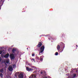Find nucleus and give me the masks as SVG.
<instances>
[{
  "instance_id": "nucleus-1",
  "label": "nucleus",
  "mask_w": 78,
  "mask_h": 78,
  "mask_svg": "<svg viewBox=\"0 0 78 78\" xmlns=\"http://www.w3.org/2000/svg\"><path fill=\"white\" fill-rule=\"evenodd\" d=\"M5 51H4V50H3V49H2V48H0V55L1 54V56H2V57H4V58H6L9 57V54L8 53L6 55H3V54H5Z\"/></svg>"
},
{
  "instance_id": "nucleus-2",
  "label": "nucleus",
  "mask_w": 78,
  "mask_h": 78,
  "mask_svg": "<svg viewBox=\"0 0 78 78\" xmlns=\"http://www.w3.org/2000/svg\"><path fill=\"white\" fill-rule=\"evenodd\" d=\"M44 46H43L41 47L40 50H39V55H40V54L41 53H43V51H44Z\"/></svg>"
},
{
  "instance_id": "nucleus-3",
  "label": "nucleus",
  "mask_w": 78,
  "mask_h": 78,
  "mask_svg": "<svg viewBox=\"0 0 78 78\" xmlns=\"http://www.w3.org/2000/svg\"><path fill=\"white\" fill-rule=\"evenodd\" d=\"M23 75L24 73H21L18 76L19 78H23Z\"/></svg>"
},
{
  "instance_id": "nucleus-4",
  "label": "nucleus",
  "mask_w": 78,
  "mask_h": 78,
  "mask_svg": "<svg viewBox=\"0 0 78 78\" xmlns=\"http://www.w3.org/2000/svg\"><path fill=\"white\" fill-rule=\"evenodd\" d=\"M10 56L12 59H14L15 58L14 55L13 54H10Z\"/></svg>"
},
{
  "instance_id": "nucleus-5",
  "label": "nucleus",
  "mask_w": 78,
  "mask_h": 78,
  "mask_svg": "<svg viewBox=\"0 0 78 78\" xmlns=\"http://www.w3.org/2000/svg\"><path fill=\"white\" fill-rule=\"evenodd\" d=\"M9 62V59H7L5 60V64L6 65V64H8Z\"/></svg>"
},
{
  "instance_id": "nucleus-6",
  "label": "nucleus",
  "mask_w": 78,
  "mask_h": 78,
  "mask_svg": "<svg viewBox=\"0 0 78 78\" xmlns=\"http://www.w3.org/2000/svg\"><path fill=\"white\" fill-rule=\"evenodd\" d=\"M9 71H12L13 69H12V67L11 66H10L9 68Z\"/></svg>"
},
{
  "instance_id": "nucleus-7",
  "label": "nucleus",
  "mask_w": 78,
  "mask_h": 78,
  "mask_svg": "<svg viewBox=\"0 0 78 78\" xmlns=\"http://www.w3.org/2000/svg\"><path fill=\"white\" fill-rule=\"evenodd\" d=\"M30 78H36V76L34 74H33L31 75V76H30Z\"/></svg>"
},
{
  "instance_id": "nucleus-8",
  "label": "nucleus",
  "mask_w": 78,
  "mask_h": 78,
  "mask_svg": "<svg viewBox=\"0 0 78 78\" xmlns=\"http://www.w3.org/2000/svg\"><path fill=\"white\" fill-rule=\"evenodd\" d=\"M42 46V43L41 42L39 43L38 45H37L38 47H40Z\"/></svg>"
},
{
  "instance_id": "nucleus-9",
  "label": "nucleus",
  "mask_w": 78,
  "mask_h": 78,
  "mask_svg": "<svg viewBox=\"0 0 78 78\" xmlns=\"http://www.w3.org/2000/svg\"><path fill=\"white\" fill-rule=\"evenodd\" d=\"M26 69H27V71H31V70H32V69H30V68H29L28 67L26 68Z\"/></svg>"
},
{
  "instance_id": "nucleus-10",
  "label": "nucleus",
  "mask_w": 78,
  "mask_h": 78,
  "mask_svg": "<svg viewBox=\"0 0 78 78\" xmlns=\"http://www.w3.org/2000/svg\"><path fill=\"white\" fill-rule=\"evenodd\" d=\"M19 72L16 73L15 74V76H16L17 75H19Z\"/></svg>"
},
{
  "instance_id": "nucleus-11",
  "label": "nucleus",
  "mask_w": 78,
  "mask_h": 78,
  "mask_svg": "<svg viewBox=\"0 0 78 78\" xmlns=\"http://www.w3.org/2000/svg\"><path fill=\"white\" fill-rule=\"evenodd\" d=\"M76 76V74H73V76L72 77V78H75Z\"/></svg>"
},
{
  "instance_id": "nucleus-12",
  "label": "nucleus",
  "mask_w": 78,
  "mask_h": 78,
  "mask_svg": "<svg viewBox=\"0 0 78 78\" xmlns=\"http://www.w3.org/2000/svg\"><path fill=\"white\" fill-rule=\"evenodd\" d=\"M60 49V47L59 45L57 46V50H59Z\"/></svg>"
},
{
  "instance_id": "nucleus-13",
  "label": "nucleus",
  "mask_w": 78,
  "mask_h": 78,
  "mask_svg": "<svg viewBox=\"0 0 78 78\" xmlns=\"http://www.w3.org/2000/svg\"><path fill=\"white\" fill-rule=\"evenodd\" d=\"M3 74H2V73H1L0 74V76L1 77V78H3Z\"/></svg>"
},
{
  "instance_id": "nucleus-14",
  "label": "nucleus",
  "mask_w": 78,
  "mask_h": 78,
  "mask_svg": "<svg viewBox=\"0 0 78 78\" xmlns=\"http://www.w3.org/2000/svg\"><path fill=\"white\" fill-rule=\"evenodd\" d=\"M0 72L2 73V72H3V69H1L0 70Z\"/></svg>"
},
{
  "instance_id": "nucleus-15",
  "label": "nucleus",
  "mask_w": 78,
  "mask_h": 78,
  "mask_svg": "<svg viewBox=\"0 0 78 78\" xmlns=\"http://www.w3.org/2000/svg\"><path fill=\"white\" fill-rule=\"evenodd\" d=\"M13 68H16V65H13Z\"/></svg>"
},
{
  "instance_id": "nucleus-16",
  "label": "nucleus",
  "mask_w": 78,
  "mask_h": 78,
  "mask_svg": "<svg viewBox=\"0 0 78 78\" xmlns=\"http://www.w3.org/2000/svg\"><path fill=\"white\" fill-rule=\"evenodd\" d=\"M55 55H58V52H56V53H55Z\"/></svg>"
},
{
  "instance_id": "nucleus-17",
  "label": "nucleus",
  "mask_w": 78,
  "mask_h": 78,
  "mask_svg": "<svg viewBox=\"0 0 78 78\" xmlns=\"http://www.w3.org/2000/svg\"><path fill=\"white\" fill-rule=\"evenodd\" d=\"M13 52H14V51H15V49H13L12 50Z\"/></svg>"
},
{
  "instance_id": "nucleus-18",
  "label": "nucleus",
  "mask_w": 78,
  "mask_h": 78,
  "mask_svg": "<svg viewBox=\"0 0 78 78\" xmlns=\"http://www.w3.org/2000/svg\"><path fill=\"white\" fill-rule=\"evenodd\" d=\"M31 60H33V61H34V62H35V61H34V58H32Z\"/></svg>"
},
{
  "instance_id": "nucleus-19",
  "label": "nucleus",
  "mask_w": 78,
  "mask_h": 78,
  "mask_svg": "<svg viewBox=\"0 0 78 78\" xmlns=\"http://www.w3.org/2000/svg\"><path fill=\"white\" fill-rule=\"evenodd\" d=\"M43 60V59L42 58H40V61H42Z\"/></svg>"
},
{
  "instance_id": "nucleus-20",
  "label": "nucleus",
  "mask_w": 78,
  "mask_h": 78,
  "mask_svg": "<svg viewBox=\"0 0 78 78\" xmlns=\"http://www.w3.org/2000/svg\"><path fill=\"white\" fill-rule=\"evenodd\" d=\"M2 6V5H1V4H0V9H1V8H0L1 7V6Z\"/></svg>"
},
{
  "instance_id": "nucleus-21",
  "label": "nucleus",
  "mask_w": 78,
  "mask_h": 78,
  "mask_svg": "<svg viewBox=\"0 0 78 78\" xmlns=\"http://www.w3.org/2000/svg\"><path fill=\"white\" fill-rule=\"evenodd\" d=\"M1 61H2V58L0 57V62H1Z\"/></svg>"
},
{
  "instance_id": "nucleus-22",
  "label": "nucleus",
  "mask_w": 78,
  "mask_h": 78,
  "mask_svg": "<svg viewBox=\"0 0 78 78\" xmlns=\"http://www.w3.org/2000/svg\"><path fill=\"white\" fill-rule=\"evenodd\" d=\"M34 55H34V54H32V56H34Z\"/></svg>"
},
{
  "instance_id": "nucleus-23",
  "label": "nucleus",
  "mask_w": 78,
  "mask_h": 78,
  "mask_svg": "<svg viewBox=\"0 0 78 78\" xmlns=\"http://www.w3.org/2000/svg\"><path fill=\"white\" fill-rule=\"evenodd\" d=\"M48 78H51V77H50V76H48Z\"/></svg>"
},
{
  "instance_id": "nucleus-24",
  "label": "nucleus",
  "mask_w": 78,
  "mask_h": 78,
  "mask_svg": "<svg viewBox=\"0 0 78 78\" xmlns=\"http://www.w3.org/2000/svg\"><path fill=\"white\" fill-rule=\"evenodd\" d=\"M41 74L42 73V72H41Z\"/></svg>"
},
{
  "instance_id": "nucleus-25",
  "label": "nucleus",
  "mask_w": 78,
  "mask_h": 78,
  "mask_svg": "<svg viewBox=\"0 0 78 78\" xmlns=\"http://www.w3.org/2000/svg\"><path fill=\"white\" fill-rule=\"evenodd\" d=\"M6 78H7V77H5Z\"/></svg>"
},
{
  "instance_id": "nucleus-26",
  "label": "nucleus",
  "mask_w": 78,
  "mask_h": 78,
  "mask_svg": "<svg viewBox=\"0 0 78 78\" xmlns=\"http://www.w3.org/2000/svg\"><path fill=\"white\" fill-rule=\"evenodd\" d=\"M77 46H78L77 45H76V47H77Z\"/></svg>"
},
{
  "instance_id": "nucleus-27",
  "label": "nucleus",
  "mask_w": 78,
  "mask_h": 78,
  "mask_svg": "<svg viewBox=\"0 0 78 78\" xmlns=\"http://www.w3.org/2000/svg\"><path fill=\"white\" fill-rule=\"evenodd\" d=\"M27 49H28V48H27Z\"/></svg>"
}]
</instances>
